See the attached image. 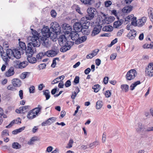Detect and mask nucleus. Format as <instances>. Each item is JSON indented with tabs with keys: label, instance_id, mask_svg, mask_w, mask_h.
Segmentation results:
<instances>
[{
	"label": "nucleus",
	"instance_id": "obj_1",
	"mask_svg": "<svg viewBox=\"0 0 153 153\" xmlns=\"http://www.w3.org/2000/svg\"><path fill=\"white\" fill-rule=\"evenodd\" d=\"M28 39L29 40V42L25 50L26 55H33L36 51L35 47H39L40 46V42L38 38L36 36L29 37Z\"/></svg>",
	"mask_w": 153,
	"mask_h": 153
},
{
	"label": "nucleus",
	"instance_id": "obj_2",
	"mask_svg": "<svg viewBox=\"0 0 153 153\" xmlns=\"http://www.w3.org/2000/svg\"><path fill=\"white\" fill-rule=\"evenodd\" d=\"M58 39L59 44L62 47L60 49L61 52H66L71 48V46L70 45V42L68 41V39L65 35H60Z\"/></svg>",
	"mask_w": 153,
	"mask_h": 153
},
{
	"label": "nucleus",
	"instance_id": "obj_3",
	"mask_svg": "<svg viewBox=\"0 0 153 153\" xmlns=\"http://www.w3.org/2000/svg\"><path fill=\"white\" fill-rule=\"evenodd\" d=\"M38 107L29 111L27 115L28 118L31 120L36 117L39 113L41 111L42 108L39 105H38Z\"/></svg>",
	"mask_w": 153,
	"mask_h": 153
},
{
	"label": "nucleus",
	"instance_id": "obj_4",
	"mask_svg": "<svg viewBox=\"0 0 153 153\" xmlns=\"http://www.w3.org/2000/svg\"><path fill=\"white\" fill-rule=\"evenodd\" d=\"M85 18H82L79 22H76L74 23V30L77 32H80L82 28L83 25L85 24Z\"/></svg>",
	"mask_w": 153,
	"mask_h": 153
},
{
	"label": "nucleus",
	"instance_id": "obj_5",
	"mask_svg": "<svg viewBox=\"0 0 153 153\" xmlns=\"http://www.w3.org/2000/svg\"><path fill=\"white\" fill-rule=\"evenodd\" d=\"M96 10V9L94 8L91 7L88 9L87 10V14L85 17H82L86 18L85 20V22H90L89 20L93 18L94 16V12Z\"/></svg>",
	"mask_w": 153,
	"mask_h": 153
},
{
	"label": "nucleus",
	"instance_id": "obj_6",
	"mask_svg": "<svg viewBox=\"0 0 153 153\" xmlns=\"http://www.w3.org/2000/svg\"><path fill=\"white\" fill-rule=\"evenodd\" d=\"M59 49L56 47H54L52 49L45 53V55L48 57H53L57 54Z\"/></svg>",
	"mask_w": 153,
	"mask_h": 153
},
{
	"label": "nucleus",
	"instance_id": "obj_7",
	"mask_svg": "<svg viewBox=\"0 0 153 153\" xmlns=\"http://www.w3.org/2000/svg\"><path fill=\"white\" fill-rule=\"evenodd\" d=\"M137 74L136 71L134 69H131L128 71L126 75L127 80H131L134 79Z\"/></svg>",
	"mask_w": 153,
	"mask_h": 153
},
{
	"label": "nucleus",
	"instance_id": "obj_8",
	"mask_svg": "<svg viewBox=\"0 0 153 153\" xmlns=\"http://www.w3.org/2000/svg\"><path fill=\"white\" fill-rule=\"evenodd\" d=\"M145 74L149 76H153V63H150L146 67L145 70Z\"/></svg>",
	"mask_w": 153,
	"mask_h": 153
},
{
	"label": "nucleus",
	"instance_id": "obj_9",
	"mask_svg": "<svg viewBox=\"0 0 153 153\" xmlns=\"http://www.w3.org/2000/svg\"><path fill=\"white\" fill-rule=\"evenodd\" d=\"M51 25L53 32H55L57 33H61V28L58 23L56 22H52L51 23Z\"/></svg>",
	"mask_w": 153,
	"mask_h": 153
},
{
	"label": "nucleus",
	"instance_id": "obj_10",
	"mask_svg": "<svg viewBox=\"0 0 153 153\" xmlns=\"http://www.w3.org/2000/svg\"><path fill=\"white\" fill-rule=\"evenodd\" d=\"M84 25H83L82 28L81 30V32L85 35H88L90 33V30L88 29V27L90 24V22H85Z\"/></svg>",
	"mask_w": 153,
	"mask_h": 153
},
{
	"label": "nucleus",
	"instance_id": "obj_11",
	"mask_svg": "<svg viewBox=\"0 0 153 153\" xmlns=\"http://www.w3.org/2000/svg\"><path fill=\"white\" fill-rule=\"evenodd\" d=\"M50 29L48 26L44 27L42 30V36L49 37L50 36L49 33H50Z\"/></svg>",
	"mask_w": 153,
	"mask_h": 153
},
{
	"label": "nucleus",
	"instance_id": "obj_12",
	"mask_svg": "<svg viewBox=\"0 0 153 153\" xmlns=\"http://www.w3.org/2000/svg\"><path fill=\"white\" fill-rule=\"evenodd\" d=\"M101 28L102 26L100 25L95 26L91 34L92 36H94L98 34L101 31Z\"/></svg>",
	"mask_w": 153,
	"mask_h": 153
},
{
	"label": "nucleus",
	"instance_id": "obj_13",
	"mask_svg": "<svg viewBox=\"0 0 153 153\" xmlns=\"http://www.w3.org/2000/svg\"><path fill=\"white\" fill-rule=\"evenodd\" d=\"M49 37L42 36L41 38V40L42 42V45L46 47H48L49 46Z\"/></svg>",
	"mask_w": 153,
	"mask_h": 153
},
{
	"label": "nucleus",
	"instance_id": "obj_14",
	"mask_svg": "<svg viewBox=\"0 0 153 153\" xmlns=\"http://www.w3.org/2000/svg\"><path fill=\"white\" fill-rule=\"evenodd\" d=\"M56 120V118L54 117H50L45 121L43 122L42 123V126H45L46 125H50L53 123Z\"/></svg>",
	"mask_w": 153,
	"mask_h": 153
},
{
	"label": "nucleus",
	"instance_id": "obj_15",
	"mask_svg": "<svg viewBox=\"0 0 153 153\" xmlns=\"http://www.w3.org/2000/svg\"><path fill=\"white\" fill-rule=\"evenodd\" d=\"M23 53L21 49L16 48L14 49L13 56L17 59H19L21 57V54Z\"/></svg>",
	"mask_w": 153,
	"mask_h": 153
},
{
	"label": "nucleus",
	"instance_id": "obj_16",
	"mask_svg": "<svg viewBox=\"0 0 153 153\" xmlns=\"http://www.w3.org/2000/svg\"><path fill=\"white\" fill-rule=\"evenodd\" d=\"M136 33L137 32L134 29L131 30L130 31L128 34L127 36L130 39H132L136 36Z\"/></svg>",
	"mask_w": 153,
	"mask_h": 153
},
{
	"label": "nucleus",
	"instance_id": "obj_17",
	"mask_svg": "<svg viewBox=\"0 0 153 153\" xmlns=\"http://www.w3.org/2000/svg\"><path fill=\"white\" fill-rule=\"evenodd\" d=\"M78 32L73 31L72 33H71L69 36L73 40L76 41L77 40L79 37V35L78 34Z\"/></svg>",
	"mask_w": 153,
	"mask_h": 153
},
{
	"label": "nucleus",
	"instance_id": "obj_18",
	"mask_svg": "<svg viewBox=\"0 0 153 153\" xmlns=\"http://www.w3.org/2000/svg\"><path fill=\"white\" fill-rule=\"evenodd\" d=\"M87 39V37L84 36L80 37H79L78 39L75 42L76 44H79L85 41Z\"/></svg>",
	"mask_w": 153,
	"mask_h": 153
},
{
	"label": "nucleus",
	"instance_id": "obj_19",
	"mask_svg": "<svg viewBox=\"0 0 153 153\" xmlns=\"http://www.w3.org/2000/svg\"><path fill=\"white\" fill-rule=\"evenodd\" d=\"M14 73V68L13 67H11L5 73V75L7 77H9L13 75Z\"/></svg>",
	"mask_w": 153,
	"mask_h": 153
},
{
	"label": "nucleus",
	"instance_id": "obj_20",
	"mask_svg": "<svg viewBox=\"0 0 153 153\" xmlns=\"http://www.w3.org/2000/svg\"><path fill=\"white\" fill-rule=\"evenodd\" d=\"M12 83L14 87H19L21 85V81L17 79H13L12 80Z\"/></svg>",
	"mask_w": 153,
	"mask_h": 153
},
{
	"label": "nucleus",
	"instance_id": "obj_21",
	"mask_svg": "<svg viewBox=\"0 0 153 153\" xmlns=\"http://www.w3.org/2000/svg\"><path fill=\"white\" fill-rule=\"evenodd\" d=\"M27 59L28 61L30 63L34 64L36 62V59L33 56V55H27Z\"/></svg>",
	"mask_w": 153,
	"mask_h": 153
},
{
	"label": "nucleus",
	"instance_id": "obj_22",
	"mask_svg": "<svg viewBox=\"0 0 153 153\" xmlns=\"http://www.w3.org/2000/svg\"><path fill=\"white\" fill-rule=\"evenodd\" d=\"M59 34L60 33H55V32H53V33L50 32V33H49L50 36L49 37H50L53 41H55L56 40L58 34Z\"/></svg>",
	"mask_w": 153,
	"mask_h": 153
},
{
	"label": "nucleus",
	"instance_id": "obj_23",
	"mask_svg": "<svg viewBox=\"0 0 153 153\" xmlns=\"http://www.w3.org/2000/svg\"><path fill=\"white\" fill-rule=\"evenodd\" d=\"M14 50H12L10 49H7L6 52H5V55L8 56L9 59H10L12 56H13Z\"/></svg>",
	"mask_w": 153,
	"mask_h": 153
},
{
	"label": "nucleus",
	"instance_id": "obj_24",
	"mask_svg": "<svg viewBox=\"0 0 153 153\" xmlns=\"http://www.w3.org/2000/svg\"><path fill=\"white\" fill-rule=\"evenodd\" d=\"M132 8L131 5L126 6L123 9L122 12L125 13H129L132 10Z\"/></svg>",
	"mask_w": 153,
	"mask_h": 153
},
{
	"label": "nucleus",
	"instance_id": "obj_25",
	"mask_svg": "<svg viewBox=\"0 0 153 153\" xmlns=\"http://www.w3.org/2000/svg\"><path fill=\"white\" fill-rule=\"evenodd\" d=\"M146 18L145 17H143L142 19L138 20L137 22L139 26H141L144 25L146 22Z\"/></svg>",
	"mask_w": 153,
	"mask_h": 153
},
{
	"label": "nucleus",
	"instance_id": "obj_26",
	"mask_svg": "<svg viewBox=\"0 0 153 153\" xmlns=\"http://www.w3.org/2000/svg\"><path fill=\"white\" fill-rule=\"evenodd\" d=\"M83 4L87 5H91L94 2V0H79Z\"/></svg>",
	"mask_w": 153,
	"mask_h": 153
},
{
	"label": "nucleus",
	"instance_id": "obj_27",
	"mask_svg": "<svg viewBox=\"0 0 153 153\" xmlns=\"http://www.w3.org/2000/svg\"><path fill=\"white\" fill-rule=\"evenodd\" d=\"M30 105H25L20 107V110L22 111V113H24L30 109Z\"/></svg>",
	"mask_w": 153,
	"mask_h": 153
},
{
	"label": "nucleus",
	"instance_id": "obj_28",
	"mask_svg": "<svg viewBox=\"0 0 153 153\" xmlns=\"http://www.w3.org/2000/svg\"><path fill=\"white\" fill-rule=\"evenodd\" d=\"M43 95H45L46 100H48L50 97V92L48 90H46L43 91Z\"/></svg>",
	"mask_w": 153,
	"mask_h": 153
},
{
	"label": "nucleus",
	"instance_id": "obj_29",
	"mask_svg": "<svg viewBox=\"0 0 153 153\" xmlns=\"http://www.w3.org/2000/svg\"><path fill=\"white\" fill-rule=\"evenodd\" d=\"M19 47L17 48L18 49H21L22 51H23V50H25L26 48V47L25 43L23 42H19Z\"/></svg>",
	"mask_w": 153,
	"mask_h": 153
},
{
	"label": "nucleus",
	"instance_id": "obj_30",
	"mask_svg": "<svg viewBox=\"0 0 153 153\" xmlns=\"http://www.w3.org/2000/svg\"><path fill=\"white\" fill-rule=\"evenodd\" d=\"M38 140V138L36 136H34L32 137L30 140L27 142V144L30 145H32L33 144L34 142Z\"/></svg>",
	"mask_w": 153,
	"mask_h": 153
},
{
	"label": "nucleus",
	"instance_id": "obj_31",
	"mask_svg": "<svg viewBox=\"0 0 153 153\" xmlns=\"http://www.w3.org/2000/svg\"><path fill=\"white\" fill-rule=\"evenodd\" d=\"M27 63L28 62L26 61L21 62L18 64V68H24L27 65Z\"/></svg>",
	"mask_w": 153,
	"mask_h": 153
},
{
	"label": "nucleus",
	"instance_id": "obj_32",
	"mask_svg": "<svg viewBox=\"0 0 153 153\" xmlns=\"http://www.w3.org/2000/svg\"><path fill=\"white\" fill-rule=\"evenodd\" d=\"M65 76L64 75H62L58 77L52 82L51 84H54L55 83H56L59 82V81H58V80L61 79L62 78V80H63L65 78Z\"/></svg>",
	"mask_w": 153,
	"mask_h": 153
},
{
	"label": "nucleus",
	"instance_id": "obj_33",
	"mask_svg": "<svg viewBox=\"0 0 153 153\" xmlns=\"http://www.w3.org/2000/svg\"><path fill=\"white\" fill-rule=\"evenodd\" d=\"M103 102L101 101L98 100L96 103V108L97 109H100L102 107Z\"/></svg>",
	"mask_w": 153,
	"mask_h": 153
},
{
	"label": "nucleus",
	"instance_id": "obj_34",
	"mask_svg": "<svg viewBox=\"0 0 153 153\" xmlns=\"http://www.w3.org/2000/svg\"><path fill=\"white\" fill-rule=\"evenodd\" d=\"M131 24L132 25L135 26L138 25L137 21V18L133 16L131 18Z\"/></svg>",
	"mask_w": 153,
	"mask_h": 153
},
{
	"label": "nucleus",
	"instance_id": "obj_35",
	"mask_svg": "<svg viewBox=\"0 0 153 153\" xmlns=\"http://www.w3.org/2000/svg\"><path fill=\"white\" fill-rule=\"evenodd\" d=\"M143 47L144 49L152 48L153 47V42H151L150 44H145L143 45Z\"/></svg>",
	"mask_w": 153,
	"mask_h": 153
},
{
	"label": "nucleus",
	"instance_id": "obj_36",
	"mask_svg": "<svg viewBox=\"0 0 153 153\" xmlns=\"http://www.w3.org/2000/svg\"><path fill=\"white\" fill-rule=\"evenodd\" d=\"M12 147L15 149H19L21 147V145L17 142H14L12 144Z\"/></svg>",
	"mask_w": 153,
	"mask_h": 153
},
{
	"label": "nucleus",
	"instance_id": "obj_37",
	"mask_svg": "<svg viewBox=\"0 0 153 153\" xmlns=\"http://www.w3.org/2000/svg\"><path fill=\"white\" fill-rule=\"evenodd\" d=\"M121 88L123 91L126 92L128 91L129 86L128 85H121Z\"/></svg>",
	"mask_w": 153,
	"mask_h": 153
},
{
	"label": "nucleus",
	"instance_id": "obj_38",
	"mask_svg": "<svg viewBox=\"0 0 153 153\" xmlns=\"http://www.w3.org/2000/svg\"><path fill=\"white\" fill-rule=\"evenodd\" d=\"M102 30L104 31H111L112 30V28L111 26H105L103 28Z\"/></svg>",
	"mask_w": 153,
	"mask_h": 153
},
{
	"label": "nucleus",
	"instance_id": "obj_39",
	"mask_svg": "<svg viewBox=\"0 0 153 153\" xmlns=\"http://www.w3.org/2000/svg\"><path fill=\"white\" fill-rule=\"evenodd\" d=\"M31 30L32 31V36H30V37H33V36H37L39 40V34L35 30H33V29H31Z\"/></svg>",
	"mask_w": 153,
	"mask_h": 153
},
{
	"label": "nucleus",
	"instance_id": "obj_40",
	"mask_svg": "<svg viewBox=\"0 0 153 153\" xmlns=\"http://www.w3.org/2000/svg\"><path fill=\"white\" fill-rule=\"evenodd\" d=\"M134 16V15L133 14L129 16H128L125 19V21L124 22L127 24L130 21V20H131V18Z\"/></svg>",
	"mask_w": 153,
	"mask_h": 153
},
{
	"label": "nucleus",
	"instance_id": "obj_41",
	"mask_svg": "<svg viewBox=\"0 0 153 153\" xmlns=\"http://www.w3.org/2000/svg\"><path fill=\"white\" fill-rule=\"evenodd\" d=\"M1 57L3 60L5 62L6 64H7V62L9 60L8 58V56L5 55V53H3Z\"/></svg>",
	"mask_w": 153,
	"mask_h": 153
},
{
	"label": "nucleus",
	"instance_id": "obj_42",
	"mask_svg": "<svg viewBox=\"0 0 153 153\" xmlns=\"http://www.w3.org/2000/svg\"><path fill=\"white\" fill-rule=\"evenodd\" d=\"M98 142L97 141H94L93 143H91L89 145V147L91 149L94 148L96 145H99Z\"/></svg>",
	"mask_w": 153,
	"mask_h": 153
},
{
	"label": "nucleus",
	"instance_id": "obj_43",
	"mask_svg": "<svg viewBox=\"0 0 153 153\" xmlns=\"http://www.w3.org/2000/svg\"><path fill=\"white\" fill-rule=\"evenodd\" d=\"M95 92H97L100 90V85L98 84L94 85L92 87Z\"/></svg>",
	"mask_w": 153,
	"mask_h": 153
},
{
	"label": "nucleus",
	"instance_id": "obj_44",
	"mask_svg": "<svg viewBox=\"0 0 153 153\" xmlns=\"http://www.w3.org/2000/svg\"><path fill=\"white\" fill-rule=\"evenodd\" d=\"M65 29L66 30L65 33L67 34L70 35L71 33H72V28L70 26H69L68 27L67 29L66 28H65Z\"/></svg>",
	"mask_w": 153,
	"mask_h": 153
},
{
	"label": "nucleus",
	"instance_id": "obj_45",
	"mask_svg": "<svg viewBox=\"0 0 153 153\" xmlns=\"http://www.w3.org/2000/svg\"><path fill=\"white\" fill-rule=\"evenodd\" d=\"M18 123L17 120H14L12 121L10 123L6 126V128H8L11 127L14 124H17Z\"/></svg>",
	"mask_w": 153,
	"mask_h": 153
},
{
	"label": "nucleus",
	"instance_id": "obj_46",
	"mask_svg": "<svg viewBox=\"0 0 153 153\" xmlns=\"http://www.w3.org/2000/svg\"><path fill=\"white\" fill-rule=\"evenodd\" d=\"M45 55V53H40L36 55V58L38 60L41 59Z\"/></svg>",
	"mask_w": 153,
	"mask_h": 153
},
{
	"label": "nucleus",
	"instance_id": "obj_47",
	"mask_svg": "<svg viewBox=\"0 0 153 153\" xmlns=\"http://www.w3.org/2000/svg\"><path fill=\"white\" fill-rule=\"evenodd\" d=\"M1 135L2 137L9 136V134L8 133V131L7 130H4L1 133Z\"/></svg>",
	"mask_w": 153,
	"mask_h": 153
},
{
	"label": "nucleus",
	"instance_id": "obj_48",
	"mask_svg": "<svg viewBox=\"0 0 153 153\" xmlns=\"http://www.w3.org/2000/svg\"><path fill=\"white\" fill-rule=\"evenodd\" d=\"M104 4L105 7H108L112 4V2L110 0H107L105 2Z\"/></svg>",
	"mask_w": 153,
	"mask_h": 153
},
{
	"label": "nucleus",
	"instance_id": "obj_49",
	"mask_svg": "<svg viewBox=\"0 0 153 153\" xmlns=\"http://www.w3.org/2000/svg\"><path fill=\"white\" fill-rule=\"evenodd\" d=\"M106 19L107 21L111 23L114 20L115 18L113 16H110L108 18H106Z\"/></svg>",
	"mask_w": 153,
	"mask_h": 153
},
{
	"label": "nucleus",
	"instance_id": "obj_50",
	"mask_svg": "<svg viewBox=\"0 0 153 153\" xmlns=\"http://www.w3.org/2000/svg\"><path fill=\"white\" fill-rule=\"evenodd\" d=\"M56 59L59 60V59L58 58H55L53 60V62L51 64V66L53 68H54L56 66Z\"/></svg>",
	"mask_w": 153,
	"mask_h": 153
},
{
	"label": "nucleus",
	"instance_id": "obj_51",
	"mask_svg": "<svg viewBox=\"0 0 153 153\" xmlns=\"http://www.w3.org/2000/svg\"><path fill=\"white\" fill-rule=\"evenodd\" d=\"M99 50L98 49H96L92 51L91 54L94 57L97 54L99 51Z\"/></svg>",
	"mask_w": 153,
	"mask_h": 153
},
{
	"label": "nucleus",
	"instance_id": "obj_52",
	"mask_svg": "<svg viewBox=\"0 0 153 153\" xmlns=\"http://www.w3.org/2000/svg\"><path fill=\"white\" fill-rule=\"evenodd\" d=\"M111 13L112 14H113L115 16H116L117 17V18L118 19H119V17L117 16L118 13H117L116 10H112L111 11Z\"/></svg>",
	"mask_w": 153,
	"mask_h": 153
},
{
	"label": "nucleus",
	"instance_id": "obj_53",
	"mask_svg": "<svg viewBox=\"0 0 153 153\" xmlns=\"http://www.w3.org/2000/svg\"><path fill=\"white\" fill-rule=\"evenodd\" d=\"M148 13L150 19L153 18V12L151 10V8L148 9Z\"/></svg>",
	"mask_w": 153,
	"mask_h": 153
},
{
	"label": "nucleus",
	"instance_id": "obj_54",
	"mask_svg": "<svg viewBox=\"0 0 153 153\" xmlns=\"http://www.w3.org/2000/svg\"><path fill=\"white\" fill-rule=\"evenodd\" d=\"M119 24H119V22H118V21H116L114 22V23L113 27L114 28H117L121 25Z\"/></svg>",
	"mask_w": 153,
	"mask_h": 153
},
{
	"label": "nucleus",
	"instance_id": "obj_55",
	"mask_svg": "<svg viewBox=\"0 0 153 153\" xmlns=\"http://www.w3.org/2000/svg\"><path fill=\"white\" fill-rule=\"evenodd\" d=\"M111 94V92L109 90L106 91L105 93V95L106 97L108 98L110 97Z\"/></svg>",
	"mask_w": 153,
	"mask_h": 153
},
{
	"label": "nucleus",
	"instance_id": "obj_56",
	"mask_svg": "<svg viewBox=\"0 0 153 153\" xmlns=\"http://www.w3.org/2000/svg\"><path fill=\"white\" fill-rule=\"evenodd\" d=\"M79 77L78 76H76V77L74 79V82L76 84H77L79 83Z\"/></svg>",
	"mask_w": 153,
	"mask_h": 153
},
{
	"label": "nucleus",
	"instance_id": "obj_57",
	"mask_svg": "<svg viewBox=\"0 0 153 153\" xmlns=\"http://www.w3.org/2000/svg\"><path fill=\"white\" fill-rule=\"evenodd\" d=\"M46 66V65L45 63L41 64L39 65V70L45 68Z\"/></svg>",
	"mask_w": 153,
	"mask_h": 153
},
{
	"label": "nucleus",
	"instance_id": "obj_58",
	"mask_svg": "<svg viewBox=\"0 0 153 153\" xmlns=\"http://www.w3.org/2000/svg\"><path fill=\"white\" fill-rule=\"evenodd\" d=\"M71 83L70 80H68L65 83V85L66 87H68L71 85Z\"/></svg>",
	"mask_w": 153,
	"mask_h": 153
},
{
	"label": "nucleus",
	"instance_id": "obj_59",
	"mask_svg": "<svg viewBox=\"0 0 153 153\" xmlns=\"http://www.w3.org/2000/svg\"><path fill=\"white\" fill-rule=\"evenodd\" d=\"M51 13L52 17L54 18L55 17L56 15V13L55 10H52L51 11Z\"/></svg>",
	"mask_w": 153,
	"mask_h": 153
},
{
	"label": "nucleus",
	"instance_id": "obj_60",
	"mask_svg": "<svg viewBox=\"0 0 153 153\" xmlns=\"http://www.w3.org/2000/svg\"><path fill=\"white\" fill-rule=\"evenodd\" d=\"M146 131L147 132L153 131V127H147L146 129Z\"/></svg>",
	"mask_w": 153,
	"mask_h": 153
},
{
	"label": "nucleus",
	"instance_id": "obj_61",
	"mask_svg": "<svg viewBox=\"0 0 153 153\" xmlns=\"http://www.w3.org/2000/svg\"><path fill=\"white\" fill-rule=\"evenodd\" d=\"M35 87L33 86H31L29 88V92L30 93H33L34 92Z\"/></svg>",
	"mask_w": 153,
	"mask_h": 153
},
{
	"label": "nucleus",
	"instance_id": "obj_62",
	"mask_svg": "<svg viewBox=\"0 0 153 153\" xmlns=\"http://www.w3.org/2000/svg\"><path fill=\"white\" fill-rule=\"evenodd\" d=\"M101 63V60L99 59H97L95 60V63L96 65L99 66L100 65Z\"/></svg>",
	"mask_w": 153,
	"mask_h": 153
},
{
	"label": "nucleus",
	"instance_id": "obj_63",
	"mask_svg": "<svg viewBox=\"0 0 153 153\" xmlns=\"http://www.w3.org/2000/svg\"><path fill=\"white\" fill-rule=\"evenodd\" d=\"M124 30L123 29H122L119 30L117 34V36H120L122 34Z\"/></svg>",
	"mask_w": 153,
	"mask_h": 153
},
{
	"label": "nucleus",
	"instance_id": "obj_64",
	"mask_svg": "<svg viewBox=\"0 0 153 153\" xmlns=\"http://www.w3.org/2000/svg\"><path fill=\"white\" fill-rule=\"evenodd\" d=\"M117 56L116 53H114L111 54L110 56V59L111 60H113Z\"/></svg>",
	"mask_w": 153,
	"mask_h": 153
}]
</instances>
